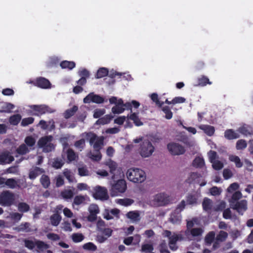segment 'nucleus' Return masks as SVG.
Returning <instances> with one entry per match:
<instances>
[{
  "mask_svg": "<svg viewBox=\"0 0 253 253\" xmlns=\"http://www.w3.org/2000/svg\"><path fill=\"white\" fill-rule=\"evenodd\" d=\"M127 179L134 183H142L146 178L145 172L142 169L137 168H131L126 173Z\"/></svg>",
  "mask_w": 253,
  "mask_h": 253,
  "instance_id": "obj_1",
  "label": "nucleus"
},
{
  "mask_svg": "<svg viewBox=\"0 0 253 253\" xmlns=\"http://www.w3.org/2000/svg\"><path fill=\"white\" fill-rule=\"evenodd\" d=\"M172 199L165 193H160L155 195L150 200V204L155 207L167 206L172 203Z\"/></svg>",
  "mask_w": 253,
  "mask_h": 253,
  "instance_id": "obj_2",
  "label": "nucleus"
},
{
  "mask_svg": "<svg viewBox=\"0 0 253 253\" xmlns=\"http://www.w3.org/2000/svg\"><path fill=\"white\" fill-rule=\"evenodd\" d=\"M82 136L86 138L89 140L91 145H93V147L95 151H99L103 145L104 137L97 136L92 132H84L82 134Z\"/></svg>",
  "mask_w": 253,
  "mask_h": 253,
  "instance_id": "obj_3",
  "label": "nucleus"
},
{
  "mask_svg": "<svg viewBox=\"0 0 253 253\" xmlns=\"http://www.w3.org/2000/svg\"><path fill=\"white\" fill-rule=\"evenodd\" d=\"M155 147L148 139H143L139 148V153L143 158L151 156L154 152Z\"/></svg>",
  "mask_w": 253,
  "mask_h": 253,
  "instance_id": "obj_4",
  "label": "nucleus"
},
{
  "mask_svg": "<svg viewBox=\"0 0 253 253\" xmlns=\"http://www.w3.org/2000/svg\"><path fill=\"white\" fill-rule=\"evenodd\" d=\"M15 200L14 193L8 190L3 191L0 194V204L2 206H11L14 204Z\"/></svg>",
  "mask_w": 253,
  "mask_h": 253,
  "instance_id": "obj_5",
  "label": "nucleus"
},
{
  "mask_svg": "<svg viewBox=\"0 0 253 253\" xmlns=\"http://www.w3.org/2000/svg\"><path fill=\"white\" fill-rule=\"evenodd\" d=\"M208 156L210 162L212 164V168L216 170H219L224 167V163L218 159L219 157L217 153L211 150L208 153Z\"/></svg>",
  "mask_w": 253,
  "mask_h": 253,
  "instance_id": "obj_6",
  "label": "nucleus"
},
{
  "mask_svg": "<svg viewBox=\"0 0 253 253\" xmlns=\"http://www.w3.org/2000/svg\"><path fill=\"white\" fill-rule=\"evenodd\" d=\"M52 139L51 135L45 136L39 139L38 144L40 147L42 148L43 152L48 153L54 149V146L51 143Z\"/></svg>",
  "mask_w": 253,
  "mask_h": 253,
  "instance_id": "obj_7",
  "label": "nucleus"
},
{
  "mask_svg": "<svg viewBox=\"0 0 253 253\" xmlns=\"http://www.w3.org/2000/svg\"><path fill=\"white\" fill-rule=\"evenodd\" d=\"M126 189V183L125 180L120 179L115 183L112 185L111 195L112 196H116L120 193H124Z\"/></svg>",
  "mask_w": 253,
  "mask_h": 253,
  "instance_id": "obj_8",
  "label": "nucleus"
},
{
  "mask_svg": "<svg viewBox=\"0 0 253 253\" xmlns=\"http://www.w3.org/2000/svg\"><path fill=\"white\" fill-rule=\"evenodd\" d=\"M167 148L169 153L172 155H182L185 152L183 146L174 142L169 143Z\"/></svg>",
  "mask_w": 253,
  "mask_h": 253,
  "instance_id": "obj_9",
  "label": "nucleus"
},
{
  "mask_svg": "<svg viewBox=\"0 0 253 253\" xmlns=\"http://www.w3.org/2000/svg\"><path fill=\"white\" fill-rule=\"evenodd\" d=\"M93 196L95 199L107 200L108 198L107 190L105 187L97 186L94 188Z\"/></svg>",
  "mask_w": 253,
  "mask_h": 253,
  "instance_id": "obj_10",
  "label": "nucleus"
},
{
  "mask_svg": "<svg viewBox=\"0 0 253 253\" xmlns=\"http://www.w3.org/2000/svg\"><path fill=\"white\" fill-rule=\"evenodd\" d=\"M204 232V230L201 228H194L191 229L186 230L185 235L187 238L192 240L195 237H201Z\"/></svg>",
  "mask_w": 253,
  "mask_h": 253,
  "instance_id": "obj_11",
  "label": "nucleus"
},
{
  "mask_svg": "<svg viewBox=\"0 0 253 253\" xmlns=\"http://www.w3.org/2000/svg\"><path fill=\"white\" fill-rule=\"evenodd\" d=\"M104 102V98L99 95L95 94L93 92L90 93L84 99V103L93 102L95 103H102Z\"/></svg>",
  "mask_w": 253,
  "mask_h": 253,
  "instance_id": "obj_12",
  "label": "nucleus"
},
{
  "mask_svg": "<svg viewBox=\"0 0 253 253\" xmlns=\"http://www.w3.org/2000/svg\"><path fill=\"white\" fill-rule=\"evenodd\" d=\"M230 207L239 213L243 214V212L247 209V201L246 200H243L234 204H231Z\"/></svg>",
  "mask_w": 253,
  "mask_h": 253,
  "instance_id": "obj_13",
  "label": "nucleus"
},
{
  "mask_svg": "<svg viewBox=\"0 0 253 253\" xmlns=\"http://www.w3.org/2000/svg\"><path fill=\"white\" fill-rule=\"evenodd\" d=\"M67 146V143L64 144V147L63 150L62 157H63V155H66L68 163H70L72 161H75L78 158V155L75 153V152L71 149H70L68 147H66Z\"/></svg>",
  "mask_w": 253,
  "mask_h": 253,
  "instance_id": "obj_14",
  "label": "nucleus"
},
{
  "mask_svg": "<svg viewBox=\"0 0 253 253\" xmlns=\"http://www.w3.org/2000/svg\"><path fill=\"white\" fill-rule=\"evenodd\" d=\"M14 160V158L9 151H3L0 153V163L1 164H10Z\"/></svg>",
  "mask_w": 253,
  "mask_h": 253,
  "instance_id": "obj_15",
  "label": "nucleus"
},
{
  "mask_svg": "<svg viewBox=\"0 0 253 253\" xmlns=\"http://www.w3.org/2000/svg\"><path fill=\"white\" fill-rule=\"evenodd\" d=\"M31 108L34 111L38 112L39 114H43L45 113H53L55 110L52 109L45 105H32Z\"/></svg>",
  "mask_w": 253,
  "mask_h": 253,
  "instance_id": "obj_16",
  "label": "nucleus"
},
{
  "mask_svg": "<svg viewBox=\"0 0 253 253\" xmlns=\"http://www.w3.org/2000/svg\"><path fill=\"white\" fill-rule=\"evenodd\" d=\"M228 235L227 232L222 230L220 231L215 237V241L213 245V248H218L219 243L224 242L227 238Z\"/></svg>",
  "mask_w": 253,
  "mask_h": 253,
  "instance_id": "obj_17",
  "label": "nucleus"
},
{
  "mask_svg": "<svg viewBox=\"0 0 253 253\" xmlns=\"http://www.w3.org/2000/svg\"><path fill=\"white\" fill-rule=\"evenodd\" d=\"M203 209L207 212L213 211L214 204L213 201L208 198H204L202 203Z\"/></svg>",
  "mask_w": 253,
  "mask_h": 253,
  "instance_id": "obj_18",
  "label": "nucleus"
},
{
  "mask_svg": "<svg viewBox=\"0 0 253 253\" xmlns=\"http://www.w3.org/2000/svg\"><path fill=\"white\" fill-rule=\"evenodd\" d=\"M127 218L129 219L132 222H137L140 221V213L138 211H131L126 214Z\"/></svg>",
  "mask_w": 253,
  "mask_h": 253,
  "instance_id": "obj_19",
  "label": "nucleus"
},
{
  "mask_svg": "<svg viewBox=\"0 0 253 253\" xmlns=\"http://www.w3.org/2000/svg\"><path fill=\"white\" fill-rule=\"evenodd\" d=\"M30 224L28 222H25L23 223H21L19 225L14 227L13 230L18 232H29L31 231V229L30 228Z\"/></svg>",
  "mask_w": 253,
  "mask_h": 253,
  "instance_id": "obj_20",
  "label": "nucleus"
},
{
  "mask_svg": "<svg viewBox=\"0 0 253 253\" xmlns=\"http://www.w3.org/2000/svg\"><path fill=\"white\" fill-rule=\"evenodd\" d=\"M123 100L122 99H119L118 104L112 107V112L113 114H121L125 110L123 106Z\"/></svg>",
  "mask_w": 253,
  "mask_h": 253,
  "instance_id": "obj_21",
  "label": "nucleus"
},
{
  "mask_svg": "<svg viewBox=\"0 0 253 253\" xmlns=\"http://www.w3.org/2000/svg\"><path fill=\"white\" fill-rule=\"evenodd\" d=\"M37 84L38 86L43 88H50L51 84L49 81L43 78H40L37 81Z\"/></svg>",
  "mask_w": 253,
  "mask_h": 253,
  "instance_id": "obj_22",
  "label": "nucleus"
},
{
  "mask_svg": "<svg viewBox=\"0 0 253 253\" xmlns=\"http://www.w3.org/2000/svg\"><path fill=\"white\" fill-rule=\"evenodd\" d=\"M169 220L173 224H179L181 220V216L180 213L174 211L171 214Z\"/></svg>",
  "mask_w": 253,
  "mask_h": 253,
  "instance_id": "obj_23",
  "label": "nucleus"
},
{
  "mask_svg": "<svg viewBox=\"0 0 253 253\" xmlns=\"http://www.w3.org/2000/svg\"><path fill=\"white\" fill-rule=\"evenodd\" d=\"M224 136L228 139H234L238 138L240 137L239 133L233 129H227L225 131Z\"/></svg>",
  "mask_w": 253,
  "mask_h": 253,
  "instance_id": "obj_24",
  "label": "nucleus"
},
{
  "mask_svg": "<svg viewBox=\"0 0 253 253\" xmlns=\"http://www.w3.org/2000/svg\"><path fill=\"white\" fill-rule=\"evenodd\" d=\"M44 172L42 169L36 167L30 171L29 177L31 179H35L37 176Z\"/></svg>",
  "mask_w": 253,
  "mask_h": 253,
  "instance_id": "obj_25",
  "label": "nucleus"
},
{
  "mask_svg": "<svg viewBox=\"0 0 253 253\" xmlns=\"http://www.w3.org/2000/svg\"><path fill=\"white\" fill-rule=\"evenodd\" d=\"M229 160L230 161L234 163L235 164L236 167L238 168H241L243 165V163L241 161L240 158L236 155H229Z\"/></svg>",
  "mask_w": 253,
  "mask_h": 253,
  "instance_id": "obj_26",
  "label": "nucleus"
},
{
  "mask_svg": "<svg viewBox=\"0 0 253 253\" xmlns=\"http://www.w3.org/2000/svg\"><path fill=\"white\" fill-rule=\"evenodd\" d=\"M61 219V216L57 213L53 214L50 217V223L52 225L54 226H58Z\"/></svg>",
  "mask_w": 253,
  "mask_h": 253,
  "instance_id": "obj_27",
  "label": "nucleus"
},
{
  "mask_svg": "<svg viewBox=\"0 0 253 253\" xmlns=\"http://www.w3.org/2000/svg\"><path fill=\"white\" fill-rule=\"evenodd\" d=\"M199 128L209 136L212 135L215 130L213 126L209 125H201Z\"/></svg>",
  "mask_w": 253,
  "mask_h": 253,
  "instance_id": "obj_28",
  "label": "nucleus"
},
{
  "mask_svg": "<svg viewBox=\"0 0 253 253\" xmlns=\"http://www.w3.org/2000/svg\"><path fill=\"white\" fill-rule=\"evenodd\" d=\"M5 185L10 189H14L19 187L18 182L14 178L6 179Z\"/></svg>",
  "mask_w": 253,
  "mask_h": 253,
  "instance_id": "obj_29",
  "label": "nucleus"
},
{
  "mask_svg": "<svg viewBox=\"0 0 253 253\" xmlns=\"http://www.w3.org/2000/svg\"><path fill=\"white\" fill-rule=\"evenodd\" d=\"M31 148H29L26 144H22L20 145L16 149V152L19 155H25L30 151Z\"/></svg>",
  "mask_w": 253,
  "mask_h": 253,
  "instance_id": "obj_30",
  "label": "nucleus"
},
{
  "mask_svg": "<svg viewBox=\"0 0 253 253\" xmlns=\"http://www.w3.org/2000/svg\"><path fill=\"white\" fill-rule=\"evenodd\" d=\"M78 107L77 106H74L72 108L67 110L64 113V117L66 119H69L73 116L77 111Z\"/></svg>",
  "mask_w": 253,
  "mask_h": 253,
  "instance_id": "obj_31",
  "label": "nucleus"
},
{
  "mask_svg": "<svg viewBox=\"0 0 253 253\" xmlns=\"http://www.w3.org/2000/svg\"><path fill=\"white\" fill-rule=\"evenodd\" d=\"M23 214L18 212H10L9 215L6 217L15 222H18L22 217Z\"/></svg>",
  "mask_w": 253,
  "mask_h": 253,
  "instance_id": "obj_32",
  "label": "nucleus"
},
{
  "mask_svg": "<svg viewBox=\"0 0 253 253\" xmlns=\"http://www.w3.org/2000/svg\"><path fill=\"white\" fill-rule=\"evenodd\" d=\"M194 167L197 168H202L205 166L204 160L201 157H196L193 162Z\"/></svg>",
  "mask_w": 253,
  "mask_h": 253,
  "instance_id": "obj_33",
  "label": "nucleus"
},
{
  "mask_svg": "<svg viewBox=\"0 0 253 253\" xmlns=\"http://www.w3.org/2000/svg\"><path fill=\"white\" fill-rule=\"evenodd\" d=\"M226 203L223 201H220L217 202L214 206L213 211H221L226 207Z\"/></svg>",
  "mask_w": 253,
  "mask_h": 253,
  "instance_id": "obj_34",
  "label": "nucleus"
},
{
  "mask_svg": "<svg viewBox=\"0 0 253 253\" xmlns=\"http://www.w3.org/2000/svg\"><path fill=\"white\" fill-rule=\"evenodd\" d=\"M127 118L133 121V123L137 126H140L143 125V123L138 118L137 114L134 113L131 114L129 116H127Z\"/></svg>",
  "mask_w": 253,
  "mask_h": 253,
  "instance_id": "obj_35",
  "label": "nucleus"
},
{
  "mask_svg": "<svg viewBox=\"0 0 253 253\" xmlns=\"http://www.w3.org/2000/svg\"><path fill=\"white\" fill-rule=\"evenodd\" d=\"M242 197V194L239 191H237L235 192L230 200H229L230 205H231V204H234L237 202V201L240 199Z\"/></svg>",
  "mask_w": 253,
  "mask_h": 253,
  "instance_id": "obj_36",
  "label": "nucleus"
},
{
  "mask_svg": "<svg viewBox=\"0 0 253 253\" xmlns=\"http://www.w3.org/2000/svg\"><path fill=\"white\" fill-rule=\"evenodd\" d=\"M113 116L111 115H107L102 117L96 122L97 124L101 125H105L109 123L111 120L113 119Z\"/></svg>",
  "mask_w": 253,
  "mask_h": 253,
  "instance_id": "obj_37",
  "label": "nucleus"
},
{
  "mask_svg": "<svg viewBox=\"0 0 253 253\" xmlns=\"http://www.w3.org/2000/svg\"><path fill=\"white\" fill-rule=\"evenodd\" d=\"M61 195L65 199H70L73 197L74 191L71 189H65L61 192Z\"/></svg>",
  "mask_w": 253,
  "mask_h": 253,
  "instance_id": "obj_38",
  "label": "nucleus"
},
{
  "mask_svg": "<svg viewBox=\"0 0 253 253\" xmlns=\"http://www.w3.org/2000/svg\"><path fill=\"white\" fill-rule=\"evenodd\" d=\"M238 131L245 135L252 134V130L250 126L244 125L238 128Z\"/></svg>",
  "mask_w": 253,
  "mask_h": 253,
  "instance_id": "obj_39",
  "label": "nucleus"
},
{
  "mask_svg": "<svg viewBox=\"0 0 253 253\" xmlns=\"http://www.w3.org/2000/svg\"><path fill=\"white\" fill-rule=\"evenodd\" d=\"M18 210L20 212H25L29 211L30 206L26 203L21 202L17 205Z\"/></svg>",
  "mask_w": 253,
  "mask_h": 253,
  "instance_id": "obj_40",
  "label": "nucleus"
},
{
  "mask_svg": "<svg viewBox=\"0 0 253 253\" xmlns=\"http://www.w3.org/2000/svg\"><path fill=\"white\" fill-rule=\"evenodd\" d=\"M24 142L26 144L29 148L31 149L36 143L35 139L31 136H27L25 138Z\"/></svg>",
  "mask_w": 253,
  "mask_h": 253,
  "instance_id": "obj_41",
  "label": "nucleus"
},
{
  "mask_svg": "<svg viewBox=\"0 0 253 253\" xmlns=\"http://www.w3.org/2000/svg\"><path fill=\"white\" fill-rule=\"evenodd\" d=\"M72 239L75 243H78L82 241L84 238V236L82 233H74L71 236Z\"/></svg>",
  "mask_w": 253,
  "mask_h": 253,
  "instance_id": "obj_42",
  "label": "nucleus"
},
{
  "mask_svg": "<svg viewBox=\"0 0 253 253\" xmlns=\"http://www.w3.org/2000/svg\"><path fill=\"white\" fill-rule=\"evenodd\" d=\"M36 241L37 240L33 241L28 239H25L24 240V245L28 249L33 250L36 246Z\"/></svg>",
  "mask_w": 253,
  "mask_h": 253,
  "instance_id": "obj_43",
  "label": "nucleus"
},
{
  "mask_svg": "<svg viewBox=\"0 0 253 253\" xmlns=\"http://www.w3.org/2000/svg\"><path fill=\"white\" fill-rule=\"evenodd\" d=\"M64 164V163L63 160L58 158H56L53 160L52 162V166L56 169H60L63 166Z\"/></svg>",
  "mask_w": 253,
  "mask_h": 253,
  "instance_id": "obj_44",
  "label": "nucleus"
},
{
  "mask_svg": "<svg viewBox=\"0 0 253 253\" xmlns=\"http://www.w3.org/2000/svg\"><path fill=\"white\" fill-rule=\"evenodd\" d=\"M37 248L40 250L41 251H43L45 250H46L49 248V246L44 242L37 240L36 241V246Z\"/></svg>",
  "mask_w": 253,
  "mask_h": 253,
  "instance_id": "obj_45",
  "label": "nucleus"
},
{
  "mask_svg": "<svg viewBox=\"0 0 253 253\" xmlns=\"http://www.w3.org/2000/svg\"><path fill=\"white\" fill-rule=\"evenodd\" d=\"M87 156L93 161H98L101 159V154L99 151H96L95 154L91 152L88 153Z\"/></svg>",
  "mask_w": 253,
  "mask_h": 253,
  "instance_id": "obj_46",
  "label": "nucleus"
},
{
  "mask_svg": "<svg viewBox=\"0 0 253 253\" xmlns=\"http://www.w3.org/2000/svg\"><path fill=\"white\" fill-rule=\"evenodd\" d=\"M108 73V71L107 68H101L98 70L96 75V78L98 79L103 78L107 76Z\"/></svg>",
  "mask_w": 253,
  "mask_h": 253,
  "instance_id": "obj_47",
  "label": "nucleus"
},
{
  "mask_svg": "<svg viewBox=\"0 0 253 253\" xmlns=\"http://www.w3.org/2000/svg\"><path fill=\"white\" fill-rule=\"evenodd\" d=\"M14 107V105L7 103L2 107V109L0 110V113H10L11 110Z\"/></svg>",
  "mask_w": 253,
  "mask_h": 253,
  "instance_id": "obj_48",
  "label": "nucleus"
},
{
  "mask_svg": "<svg viewBox=\"0 0 253 253\" xmlns=\"http://www.w3.org/2000/svg\"><path fill=\"white\" fill-rule=\"evenodd\" d=\"M21 119V116L19 114L14 115L9 118V122L13 125H16Z\"/></svg>",
  "mask_w": 253,
  "mask_h": 253,
  "instance_id": "obj_49",
  "label": "nucleus"
},
{
  "mask_svg": "<svg viewBox=\"0 0 253 253\" xmlns=\"http://www.w3.org/2000/svg\"><path fill=\"white\" fill-rule=\"evenodd\" d=\"M60 66L62 68H68L69 69H72L75 67V63L74 62L64 61L61 63Z\"/></svg>",
  "mask_w": 253,
  "mask_h": 253,
  "instance_id": "obj_50",
  "label": "nucleus"
},
{
  "mask_svg": "<svg viewBox=\"0 0 253 253\" xmlns=\"http://www.w3.org/2000/svg\"><path fill=\"white\" fill-rule=\"evenodd\" d=\"M106 165L110 169V172L111 173H113L118 166L116 162L110 160L106 162Z\"/></svg>",
  "mask_w": 253,
  "mask_h": 253,
  "instance_id": "obj_51",
  "label": "nucleus"
},
{
  "mask_svg": "<svg viewBox=\"0 0 253 253\" xmlns=\"http://www.w3.org/2000/svg\"><path fill=\"white\" fill-rule=\"evenodd\" d=\"M215 239V233L213 231L209 232L205 237V241L208 244H211Z\"/></svg>",
  "mask_w": 253,
  "mask_h": 253,
  "instance_id": "obj_52",
  "label": "nucleus"
},
{
  "mask_svg": "<svg viewBox=\"0 0 253 253\" xmlns=\"http://www.w3.org/2000/svg\"><path fill=\"white\" fill-rule=\"evenodd\" d=\"M41 182L44 188H47L50 184L49 177L45 175H42L41 178Z\"/></svg>",
  "mask_w": 253,
  "mask_h": 253,
  "instance_id": "obj_53",
  "label": "nucleus"
},
{
  "mask_svg": "<svg viewBox=\"0 0 253 253\" xmlns=\"http://www.w3.org/2000/svg\"><path fill=\"white\" fill-rule=\"evenodd\" d=\"M63 174L69 182H73L74 181V176L71 170L68 169H65L63 171Z\"/></svg>",
  "mask_w": 253,
  "mask_h": 253,
  "instance_id": "obj_54",
  "label": "nucleus"
},
{
  "mask_svg": "<svg viewBox=\"0 0 253 253\" xmlns=\"http://www.w3.org/2000/svg\"><path fill=\"white\" fill-rule=\"evenodd\" d=\"M133 202L134 201L130 199H119L118 201V203L125 206H130Z\"/></svg>",
  "mask_w": 253,
  "mask_h": 253,
  "instance_id": "obj_55",
  "label": "nucleus"
},
{
  "mask_svg": "<svg viewBox=\"0 0 253 253\" xmlns=\"http://www.w3.org/2000/svg\"><path fill=\"white\" fill-rule=\"evenodd\" d=\"M85 197L82 195H78L75 197L74 199L73 204L79 205L84 202Z\"/></svg>",
  "mask_w": 253,
  "mask_h": 253,
  "instance_id": "obj_56",
  "label": "nucleus"
},
{
  "mask_svg": "<svg viewBox=\"0 0 253 253\" xmlns=\"http://www.w3.org/2000/svg\"><path fill=\"white\" fill-rule=\"evenodd\" d=\"M222 192V189L220 188H218L216 186H214L210 189V192L212 196H219L220 195Z\"/></svg>",
  "mask_w": 253,
  "mask_h": 253,
  "instance_id": "obj_57",
  "label": "nucleus"
},
{
  "mask_svg": "<svg viewBox=\"0 0 253 253\" xmlns=\"http://www.w3.org/2000/svg\"><path fill=\"white\" fill-rule=\"evenodd\" d=\"M74 145L77 149H80V151H82L85 146V140L82 138L78 141H77L75 143Z\"/></svg>",
  "mask_w": 253,
  "mask_h": 253,
  "instance_id": "obj_58",
  "label": "nucleus"
},
{
  "mask_svg": "<svg viewBox=\"0 0 253 253\" xmlns=\"http://www.w3.org/2000/svg\"><path fill=\"white\" fill-rule=\"evenodd\" d=\"M83 248L84 250L95 251L97 249L96 246L92 243H87L84 245Z\"/></svg>",
  "mask_w": 253,
  "mask_h": 253,
  "instance_id": "obj_59",
  "label": "nucleus"
},
{
  "mask_svg": "<svg viewBox=\"0 0 253 253\" xmlns=\"http://www.w3.org/2000/svg\"><path fill=\"white\" fill-rule=\"evenodd\" d=\"M181 238V235H178L175 233H173L172 236L169 239V244H176L177 241L178 240L179 238Z\"/></svg>",
  "mask_w": 253,
  "mask_h": 253,
  "instance_id": "obj_60",
  "label": "nucleus"
},
{
  "mask_svg": "<svg viewBox=\"0 0 253 253\" xmlns=\"http://www.w3.org/2000/svg\"><path fill=\"white\" fill-rule=\"evenodd\" d=\"M247 143L245 140L240 139L236 143V148L237 150H241L247 147Z\"/></svg>",
  "mask_w": 253,
  "mask_h": 253,
  "instance_id": "obj_61",
  "label": "nucleus"
},
{
  "mask_svg": "<svg viewBox=\"0 0 253 253\" xmlns=\"http://www.w3.org/2000/svg\"><path fill=\"white\" fill-rule=\"evenodd\" d=\"M162 110L165 113V118L167 119H170L172 117V113L168 106L163 107Z\"/></svg>",
  "mask_w": 253,
  "mask_h": 253,
  "instance_id": "obj_62",
  "label": "nucleus"
},
{
  "mask_svg": "<svg viewBox=\"0 0 253 253\" xmlns=\"http://www.w3.org/2000/svg\"><path fill=\"white\" fill-rule=\"evenodd\" d=\"M153 250V247L151 244H145L142 245V252H151Z\"/></svg>",
  "mask_w": 253,
  "mask_h": 253,
  "instance_id": "obj_63",
  "label": "nucleus"
},
{
  "mask_svg": "<svg viewBox=\"0 0 253 253\" xmlns=\"http://www.w3.org/2000/svg\"><path fill=\"white\" fill-rule=\"evenodd\" d=\"M159 250L161 253H170L167 248V244L163 241L159 246Z\"/></svg>",
  "mask_w": 253,
  "mask_h": 253,
  "instance_id": "obj_64",
  "label": "nucleus"
}]
</instances>
